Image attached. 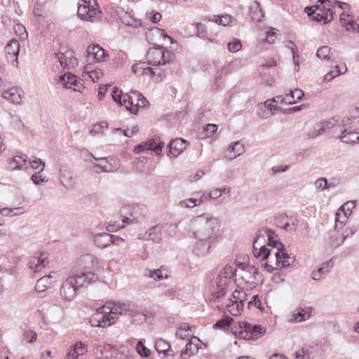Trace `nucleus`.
I'll return each instance as SVG.
<instances>
[{"label":"nucleus","mask_w":359,"mask_h":359,"mask_svg":"<svg viewBox=\"0 0 359 359\" xmlns=\"http://www.w3.org/2000/svg\"><path fill=\"white\" fill-rule=\"evenodd\" d=\"M135 309V304L130 302H107L96 310L89 323L93 327H107L114 324L121 315H133Z\"/></svg>","instance_id":"f257e3e1"},{"label":"nucleus","mask_w":359,"mask_h":359,"mask_svg":"<svg viewBox=\"0 0 359 359\" xmlns=\"http://www.w3.org/2000/svg\"><path fill=\"white\" fill-rule=\"evenodd\" d=\"M184 229L191 238L215 239L219 231V222L215 217L203 214L191 219Z\"/></svg>","instance_id":"f03ea898"},{"label":"nucleus","mask_w":359,"mask_h":359,"mask_svg":"<svg viewBox=\"0 0 359 359\" xmlns=\"http://www.w3.org/2000/svg\"><path fill=\"white\" fill-rule=\"evenodd\" d=\"M148 213L147 208L144 205L133 204L126 205L120 210L122 217L121 222L111 220L107 225L109 232H114L125 226V224H134L143 221Z\"/></svg>","instance_id":"7ed1b4c3"},{"label":"nucleus","mask_w":359,"mask_h":359,"mask_svg":"<svg viewBox=\"0 0 359 359\" xmlns=\"http://www.w3.org/2000/svg\"><path fill=\"white\" fill-rule=\"evenodd\" d=\"M79 266L75 269L74 273L76 276L81 278L86 284L95 282L97 276L94 273L98 261L96 257L90 254H86L80 257L78 261Z\"/></svg>","instance_id":"20e7f679"},{"label":"nucleus","mask_w":359,"mask_h":359,"mask_svg":"<svg viewBox=\"0 0 359 359\" xmlns=\"http://www.w3.org/2000/svg\"><path fill=\"white\" fill-rule=\"evenodd\" d=\"M236 269L233 266L226 265L218 274L215 280V285H213L212 297L214 301L219 299L226 293L228 284L230 279L236 276Z\"/></svg>","instance_id":"39448f33"},{"label":"nucleus","mask_w":359,"mask_h":359,"mask_svg":"<svg viewBox=\"0 0 359 359\" xmlns=\"http://www.w3.org/2000/svg\"><path fill=\"white\" fill-rule=\"evenodd\" d=\"M82 278L74 274L69 276L61 286L60 295L67 301H72L77 294L78 289L86 284Z\"/></svg>","instance_id":"423d86ee"},{"label":"nucleus","mask_w":359,"mask_h":359,"mask_svg":"<svg viewBox=\"0 0 359 359\" xmlns=\"http://www.w3.org/2000/svg\"><path fill=\"white\" fill-rule=\"evenodd\" d=\"M266 231H257L256 233V238L253 242L252 253L256 258L261 257V260L268 261L267 262H272L271 261V250H269L263 244L265 243Z\"/></svg>","instance_id":"0eeeda50"},{"label":"nucleus","mask_w":359,"mask_h":359,"mask_svg":"<svg viewBox=\"0 0 359 359\" xmlns=\"http://www.w3.org/2000/svg\"><path fill=\"white\" fill-rule=\"evenodd\" d=\"M276 267L273 266L268 262L262 263V266L269 272H272L274 269L280 268H287L290 266L294 262V257L289 255L284 250L278 249L274 253V257Z\"/></svg>","instance_id":"6e6552de"},{"label":"nucleus","mask_w":359,"mask_h":359,"mask_svg":"<svg viewBox=\"0 0 359 359\" xmlns=\"http://www.w3.org/2000/svg\"><path fill=\"white\" fill-rule=\"evenodd\" d=\"M239 326L242 330L240 332L241 337L246 340H256L265 332L261 326L252 325L245 321L240 322Z\"/></svg>","instance_id":"1a4fd4ad"},{"label":"nucleus","mask_w":359,"mask_h":359,"mask_svg":"<svg viewBox=\"0 0 359 359\" xmlns=\"http://www.w3.org/2000/svg\"><path fill=\"white\" fill-rule=\"evenodd\" d=\"M89 156L92 157L96 163L95 166L100 168L102 172H115L120 168L119 161L113 156L107 158H96L91 153L87 152Z\"/></svg>","instance_id":"9d476101"},{"label":"nucleus","mask_w":359,"mask_h":359,"mask_svg":"<svg viewBox=\"0 0 359 359\" xmlns=\"http://www.w3.org/2000/svg\"><path fill=\"white\" fill-rule=\"evenodd\" d=\"M166 54L170 55V51L162 49L161 47L149 48L146 56L148 64L152 66L164 65L165 62L169 60L165 59Z\"/></svg>","instance_id":"9b49d317"},{"label":"nucleus","mask_w":359,"mask_h":359,"mask_svg":"<svg viewBox=\"0 0 359 359\" xmlns=\"http://www.w3.org/2000/svg\"><path fill=\"white\" fill-rule=\"evenodd\" d=\"M192 249L193 253L198 257L206 256L210 250L211 246L215 239L212 238H196Z\"/></svg>","instance_id":"f8f14e48"},{"label":"nucleus","mask_w":359,"mask_h":359,"mask_svg":"<svg viewBox=\"0 0 359 359\" xmlns=\"http://www.w3.org/2000/svg\"><path fill=\"white\" fill-rule=\"evenodd\" d=\"M59 180L62 185L67 189H72L76 182V180L73 176L70 169L65 165L60 166Z\"/></svg>","instance_id":"ddd939ff"},{"label":"nucleus","mask_w":359,"mask_h":359,"mask_svg":"<svg viewBox=\"0 0 359 359\" xmlns=\"http://www.w3.org/2000/svg\"><path fill=\"white\" fill-rule=\"evenodd\" d=\"M57 272H51L48 276H43L40 278L36 283L35 290L37 292H43L48 287H52L57 279Z\"/></svg>","instance_id":"4468645a"},{"label":"nucleus","mask_w":359,"mask_h":359,"mask_svg":"<svg viewBox=\"0 0 359 359\" xmlns=\"http://www.w3.org/2000/svg\"><path fill=\"white\" fill-rule=\"evenodd\" d=\"M189 145V142L182 138H176L168 145V155L172 157L178 156Z\"/></svg>","instance_id":"2eb2a0df"},{"label":"nucleus","mask_w":359,"mask_h":359,"mask_svg":"<svg viewBox=\"0 0 359 359\" xmlns=\"http://www.w3.org/2000/svg\"><path fill=\"white\" fill-rule=\"evenodd\" d=\"M320 6H313L311 7H306L305 12L308 16L311 17L313 20L316 22L323 21L324 24H327L330 22L332 19V15H328L327 13H316V11L320 8Z\"/></svg>","instance_id":"dca6fc26"},{"label":"nucleus","mask_w":359,"mask_h":359,"mask_svg":"<svg viewBox=\"0 0 359 359\" xmlns=\"http://www.w3.org/2000/svg\"><path fill=\"white\" fill-rule=\"evenodd\" d=\"M23 95L24 92L21 88L18 87H13L4 91L2 93V97L11 103L20 104H21Z\"/></svg>","instance_id":"f3484780"},{"label":"nucleus","mask_w":359,"mask_h":359,"mask_svg":"<svg viewBox=\"0 0 359 359\" xmlns=\"http://www.w3.org/2000/svg\"><path fill=\"white\" fill-rule=\"evenodd\" d=\"M20 50V43L17 39H12L5 47L6 56L12 64L18 63V55Z\"/></svg>","instance_id":"a211bd4d"},{"label":"nucleus","mask_w":359,"mask_h":359,"mask_svg":"<svg viewBox=\"0 0 359 359\" xmlns=\"http://www.w3.org/2000/svg\"><path fill=\"white\" fill-rule=\"evenodd\" d=\"M336 124L333 119H329L321 123H316L312 130L308 133L309 138H314L325 133Z\"/></svg>","instance_id":"6ab92c4d"},{"label":"nucleus","mask_w":359,"mask_h":359,"mask_svg":"<svg viewBox=\"0 0 359 359\" xmlns=\"http://www.w3.org/2000/svg\"><path fill=\"white\" fill-rule=\"evenodd\" d=\"M48 264L47 256L45 253L41 252L39 257L30 258L28 266L33 273H36L41 271Z\"/></svg>","instance_id":"aec40b11"},{"label":"nucleus","mask_w":359,"mask_h":359,"mask_svg":"<svg viewBox=\"0 0 359 359\" xmlns=\"http://www.w3.org/2000/svg\"><path fill=\"white\" fill-rule=\"evenodd\" d=\"M199 341L200 339L198 337H192L181 351L182 359H189L191 356L196 355L199 350Z\"/></svg>","instance_id":"412c9836"},{"label":"nucleus","mask_w":359,"mask_h":359,"mask_svg":"<svg viewBox=\"0 0 359 359\" xmlns=\"http://www.w3.org/2000/svg\"><path fill=\"white\" fill-rule=\"evenodd\" d=\"M140 98L137 95H135L130 92V94H126L123 95V105H124L127 110H130L132 113L136 114L140 103Z\"/></svg>","instance_id":"4be33fe9"},{"label":"nucleus","mask_w":359,"mask_h":359,"mask_svg":"<svg viewBox=\"0 0 359 359\" xmlns=\"http://www.w3.org/2000/svg\"><path fill=\"white\" fill-rule=\"evenodd\" d=\"M336 124L330 129H333L332 135L334 137L339 138L340 135H344L348 130V126L350 125L351 119L348 117H344L340 121L332 118Z\"/></svg>","instance_id":"5701e85b"},{"label":"nucleus","mask_w":359,"mask_h":359,"mask_svg":"<svg viewBox=\"0 0 359 359\" xmlns=\"http://www.w3.org/2000/svg\"><path fill=\"white\" fill-rule=\"evenodd\" d=\"M145 277L152 278L155 280L168 279L170 277L168 269L161 266L159 269L151 270L146 269L144 272Z\"/></svg>","instance_id":"b1692460"},{"label":"nucleus","mask_w":359,"mask_h":359,"mask_svg":"<svg viewBox=\"0 0 359 359\" xmlns=\"http://www.w3.org/2000/svg\"><path fill=\"white\" fill-rule=\"evenodd\" d=\"M86 56L90 59L100 61L107 56V52L99 45L89 46L86 50Z\"/></svg>","instance_id":"393cba45"},{"label":"nucleus","mask_w":359,"mask_h":359,"mask_svg":"<svg viewBox=\"0 0 359 359\" xmlns=\"http://www.w3.org/2000/svg\"><path fill=\"white\" fill-rule=\"evenodd\" d=\"M258 231H264L266 232L265 239L267 238L268 240V245L272 247L271 249L269 248V250H271V255L273 254L274 255L275 252L278 249L283 250L284 248L283 245L280 242L274 239V231L267 228L259 229Z\"/></svg>","instance_id":"a878e982"},{"label":"nucleus","mask_w":359,"mask_h":359,"mask_svg":"<svg viewBox=\"0 0 359 359\" xmlns=\"http://www.w3.org/2000/svg\"><path fill=\"white\" fill-rule=\"evenodd\" d=\"M163 229V226L162 224H156L151 227L146 232L145 236L148 240H151L155 243H159L162 240Z\"/></svg>","instance_id":"bb28decb"},{"label":"nucleus","mask_w":359,"mask_h":359,"mask_svg":"<svg viewBox=\"0 0 359 359\" xmlns=\"http://www.w3.org/2000/svg\"><path fill=\"white\" fill-rule=\"evenodd\" d=\"M27 156L25 154L17 155L9 161L8 166L11 170H21L28 168Z\"/></svg>","instance_id":"cd10ccee"},{"label":"nucleus","mask_w":359,"mask_h":359,"mask_svg":"<svg viewBox=\"0 0 359 359\" xmlns=\"http://www.w3.org/2000/svg\"><path fill=\"white\" fill-rule=\"evenodd\" d=\"M333 266L334 262L332 259H330L327 262H324L321 267L312 273V278L315 280H320L330 271Z\"/></svg>","instance_id":"c85d7f7f"},{"label":"nucleus","mask_w":359,"mask_h":359,"mask_svg":"<svg viewBox=\"0 0 359 359\" xmlns=\"http://www.w3.org/2000/svg\"><path fill=\"white\" fill-rule=\"evenodd\" d=\"M121 21L127 26L137 28L142 25L141 20L135 18L130 12L123 11L120 14Z\"/></svg>","instance_id":"c756f323"},{"label":"nucleus","mask_w":359,"mask_h":359,"mask_svg":"<svg viewBox=\"0 0 359 359\" xmlns=\"http://www.w3.org/2000/svg\"><path fill=\"white\" fill-rule=\"evenodd\" d=\"M249 15L253 21L260 22L264 18V12L261 8L260 4L255 1L249 8Z\"/></svg>","instance_id":"7c9ffc66"},{"label":"nucleus","mask_w":359,"mask_h":359,"mask_svg":"<svg viewBox=\"0 0 359 359\" xmlns=\"http://www.w3.org/2000/svg\"><path fill=\"white\" fill-rule=\"evenodd\" d=\"M111 234L109 233H101L95 235L94 243L95 244L101 248H105L110 245Z\"/></svg>","instance_id":"2f4dec72"},{"label":"nucleus","mask_w":359,"mask_h":359,"mask_svg":"<svg viewBox=\"0 0 359 359\" xmlns=\"http://www.w3.org/2000/svg\"><path fill=\"white\" fill-rule=\"evenodd\" d=\"M155 348L158 353H163L164 355H170L172 353L170 344L161 338L156 340Z\"/></svg>","instance_id":"473e14b6"},{"label":"nucleus","mask_w":359,"mask_h":359,"mask_svg":"<svg viewBox=\"0 0 359 359\" xmlns=\"http://www.w3.org/2000/svg\"><path fill=\"white\" fill-rule=\"evenodd\" d=\"M228 151L231 154L229 156V160H233L245 152V146L239 141H237L228 149Z\"/></svg>","instance_id":"72a5a7b5"},{"label":"nucleus","mask_w":359,"mask_h":359,"mask_svg":"<svg viewBox=\"0 0 359 359\" xmlns=\"http://www.w3.org/2000/svg\"><path fill=\"white\" fill-rule=\"evenodd\" d=\"M77 79L78 78L76 75L72 74L70 72H67L60 76V83H62L64 88L71 89L74 86Z\"/></svg>","instance_id":"f704fd0d"},{"label":"nucleus","mask_w":359,"mask_h":359,"mask_svg":"<svg viewBox=\"0 0 359 359\" xmlns=\"http://www.w3.org/2000/svg\"><path fill=\"white\" fill-rule=\"evenodd\" d=\"M339 139H340L341 142L344 143L355 144L359 142V135L358 133L354 131H346L345 134L340 135L339 136Z\"/></svg>","instance_id":"c9c22d12"},{"label":"nucleus","mask_w":359,"mask_h":359,"mask_svg":"<svg viewBox=\"0 0 359 359\" xmlns=\"http://www.w3.org/2000/svg\"><path fill=\"white\" fill-rule=\"evenodd\" d=\"M72 54H74V51L72 50H67L65 53L58 52L55 54V58L57 59L63 69H66L68 66V58H71Z\"/></svg>","instance_id":"e433bc0d"},{"label":"nucleus","mask_w":359,"mask_h":359,"mask_svg":"<svg viewBox=\"0 0 359 359\" xmlns=\"http://www.w3.org/2000/svg\"><path fill=\"white\" fill-rule=\"evenodd\" d=\"M307 311L304 309L296 310L290 316L289 321L290 323H299L306 320L309 318V314L306 315Z\"/></svg>","instance_id":"4c0bfd02"},{"label":"nucleus","mask_w":359,"mask_h":359,"mask_svg":"<svg viewBox=\"0 0 359 359\" xmlns=\"http://www.w3.org/2000/svg\"><path fill=\"white\" fill-rule=\"evenodd\" d=\"M144 144L147 151H154L156 154H159L161 152L163 147H164V142H156L154 139L145 142Z\"/></svg>","instance_id":"58836bf2"},{"label":"nucleus","mask_w":359,"mask_h":359,"mask_svg":"<svg viewBox=\"0 0 359 359\" xmlns=\"http://www.w3.org/2000/svg\"><path fill=\"white\" fill-rule=\"evenodd\" d=\"M244 304L243 302H229L226 304L229 312L234 316H239L241 313Z\"/></svg>","instance_id":"ea45409f"},{"label":"nucleus","mask_w":359,"mask_h":359,"mask_svg":"<svg viewBox=\"0 0 359 359\" xmlns=\"http://www.w3.org/2000/svg\"><path fill=\"white\" fill-rule=\"evenodd\" d=\"M190 327L187 323H182L180 327L177 330L175 336L182 340L189 339Z\"/></svg>","instance_id":"a19ab883"},{"label":"nucleus","mask_w":359,"mask_h":359,"mask_svg":"<svg viewBox=\"0 0 359 359\" xmlns=\"http://www.w3.org/2000/svg\"><path fill=\"white\" fill-rule=\"evenodd\" d=\"M222 196V189L219 188H216L212 189L208 194H205L203 193V194L200 196L199 203H203L204 201L213 198H218Z\"/></svg>","instance_id":"79ce46f5"},{"label":"nucleus","mask_w":359,"mask_h":359,"mask_svg":"<svg viewBox=\"0 0 359 359\" xmlns=\"http://www.w3.org/2000/svg\"><path fill=\"white\" fill-rule=\"evenodd\" d=\"M304 95V92L300 89H295L289 95H287V99L289 104H294L297 101L300 100Z\"/></svg>","instance_id":"37998d69"},{"label":"nucleus","mask_w":359,"mask_h":359,"mask_svg":"<svg viewBox=\"0 0 359 359\" xmlns=\"http://www.w3.org/2000/svg\"><path fill=\"white\" fill-rule=\"evenodd\" d=\"M288 47L291 49L292 53L294 69L295 71L298 72L299 65V56L298 55L297 48L296 47L295 43L292 41H288Z\"/></svg>","instance_id":"c03bdc74"},{"label":"nucleus","mask_w":359,"mask_h":359,"mask_svg":"<svg viewBox=\"0 0 359 359\" xmlns=\"http://www.w3.org/2000/svg\"><path fill=\"white\" fill-rule=\"evenodd\" d=\"M331 48L327 46L320 47L316 52V56L323 60H329Z\"/></svg>","instance_id":"a18cd8bd"},{"label":"nucleus","mask_w":359,"mask_h":359,"mask_svg":"<svg viewBox=\"0 0 359 359\" xmlns=\"http://www.w3.org/2000/svg\"><path fill=\"white\" fill-rule=\"evenodd\" d=\"M148 62H140L138 63H135L132 66L133 72L137 74V76H141L144 74L145 72V69L149 65Z\"/></svg>","instance_id":"49530a36"},{"label":"nucleus","mask_w":359,"mask_h":359,"mask_svg":"<svg viewBox=\"0 0 359 359\" xmlns=\"http://www.w3.org/2000/svg\"><path fill=\"white\" fill-rule=\"evenodd\" d=\"M201 203H199V198H190L188 199H185L181 201L179 205L182 208H194L195 206L199 205Z\"/></svg>","instance_id":"de8ad7c7"},{"label":"nucleus","mask_w":359,"mask_h":359,"mask_svg":"<svg viewBox=\"0 0 359 359\" xmlns=\"http://www.w3.org/2000/svg\"><path fill=\"white\" fill-rule=\"evenodd\" d=\"M88 15H87V19L88 21L93 22L99 18V15L100 14L101 11L98 8H95L93 7H90V5H88Z\"/></svg>","instance_id":"09e8293b"},{"label":"nucleus","mask_w":359,"mask_h":359,"mask_svg":"<svg viewBox=\"0 0 359 359\" xmlns=\"http://www.w3.org/2000/svg\"><path fill=\"white\" fill-rule=\"evenodd\" d=\"M135 348L138 354L142 357H148L150 354V351L142 343V341H138L135 345Z\"/></svg>","instance_id":"8fccbe9b"},{"label":"nucleus","mask_w":359,"mask_h":359,"mask_svg":"<svg viewBox=\"0 0 359 359\" xmlns=\"http://www.w3.org/2000/svg\"><path fill=\"white\" fill-rule=\"evenodd\" d=\"M144 74H150L151 76L157 75L160 77L161 81L165 76V72L164 71H161L157 68L154 69L148 66L146 67Z\"/></svg>","instance_id":"3c124183"},{"label":"nucleus","mask_w":359,"mask_h":359,"mask_svg":"<svg viewBox=\"0 0 359 359\" xmlns=\"http://www.w3.org/2000/svg\"><path fill=\"white\" fill-rule=\"evenodd\" d=\"M245 293L240 290H236L232 293L231 297L229 299V302H243V299L245 297Z\"/></svg>","instance_id":"603ef678"},{"label":"nucleus","mask_w":359,"mask_h":359,"mask_svg":"<svg viewBox=\"0 0 359 359\" xmlns=\"http://www.w3.org/2000/svg\"><path fill=\"white\" fill-rule=\"evenodd\" d=\"M347 219V212H343L342 211L339 210V211L335 215V227L337 228L339 224L340 223L341 226L342 227L343 224L345 223V222Z\"/></svg>","instance_id":"864d4df0"},{"label":"nucleus","mask_w":359,"mask_h":359,"mask_svg":"<svg viewBox=\"0 0 359 359\" xmlns=\"http://www.w3.org/2000/svg\"><path fill=\"white\" fill-rule=\"evenodd\" d=\"M111 96L113 100L118 103L120 105H123V93L121 90L117 87H114L111 92Z\"/></svg>","instance_id":"5fc2aeb1"},{"label":"nucleus","mask_w":359,"mask_h":359,"mask_svg":"<svg viewBox=\"0 0 359 359\" xmlns=\"http://www.w3.org/2000/svg\"><path fill=\"white\" fill-rule=\"evenodd\" d=\"M232 319L229 317L224 318L217 320L214 325V328L225 329L231 325Z\"/></svg>","instance_id":"6e6d98bb"},{"label":"nucleus","mask_w":359,"mask_h":359,"mask_svg":"<svg viewBox=\"0 0 359 359\" xmlns=\"http://www.w3.org/2000/svg\"><path fill=\"white\" fill-rule=\"evenodd\" d=\"M241 47V42L238 39H235L234 41L228 43V50L231 53H236L238 51Z\"/></svg>","instance_id":"4d7b16f0"},{"label":"nucleus","mask_w":359,"mask_h":359,"mask_svg":"<svg viewBox=\"0 0 359 359\" xmlns=\"http://www.w3.org/2000/svg\"><path fill=\"white\" fill-rule=\"evenodd\" d=\"M74 346L76 350V353L78 356L83 355L88 351L87 346L81 341H77Z\"/></svg>","instance_id":"13d9d810"},{"label":"nucleus","mask_w":359,"mask_h":359,"mask_svg":"<svg viewBox=\"0 0 359 359\" xmlns=\"http://www.w3.org/2000/svg\"><path fill=\"white\" fill-rule=\"evenodd\" d=\"M88 5H79L77 14L83 20H86Z\"/></svg>","instance_id":"bf43d9fd"},{"label":"nucleus","mask_w":359,"mask_h":359,"mask_svg":"<svg viewBox=\"0 0 359 359\" xmlns=\"http://www.w3.org/2000/svg\"><path fill=\"white\" fill-rule=\"evenodd\" d=\"M116 130L123 133L128 137H131L138 132L139 127L138 126H134L130 130H124L121 128H116Z\"/></svg>","instance_id":"052dcab7"},{"label":"nucleus","mask_w":359,"mask_h":359,"mask_svg":"<svg viewBox=\"0 0 359 359\" xmlns=\"http://www.w3.org/2000/svg\"><path fill=\"white\" fill-rule=\"evenodd\" d=\"M29 165L34 170L39 169L40 166H41L39 171H43L45 168V163L41 159H35L29 161Z\"/></svg>","instance_id":"680f3d73"},{"label":"nucleus","mask_w":359,"mask_h":359,"mask_svg":"<svg viewBox=\"0 0 359 359\" xmlns=\"http://www.w3.org/2000/svg\"><path fill=\"white\" fill-rule=\"evenodd\" d=\"M37 334L33 330H27L24 333V339L29 343H32L36 340Z\"/></svg>","instance_id":"e2e57ef3"},{"label":"nucleus","mask_w":359,"mask_h":359,"mask_svg":"<svg viewBox=\"0 0 359 359\" xmlns=\"http://www.w3.org/2000/svg\"><path fill=\"white\" fill-rule=\"evenodd\" d=\"M355 206V201H348L340 208V210L343 212H347V215H350L351 213V209L354 208Z\"/></svg>","instance_id":"0e129e2a"},{"label":"nucleus","mask_w":359,"mask_h":359,"mask_svg":"<svg viewBox=\"0 0 359 359\" xmlns=\"http://www.w3.org/2000/svg\"><path fill=\"white\" fill-rule=\"evenodd\" d=\"M74 91H77L79 93H83L85 90V86H83V81L80 78H78L76 81L74 86L71 88Z\"/></svg>","instance_id":"69168bd1"},{"label":"nucleus","mask_w":359,"mask_h":359,"mask_svg":"<svg viewBox=\"0 0 359 359\" xmlns=\"http://www.w3.org/2000/svg\"><path fill=\"white\" fill-rule=\"evenodd\" d=\"M231 16L228 15H222L220 17H217L215 22L219 25H222L223 26H226V25H229V23L231 22Z\"/></svg>","instance_id":"338daca9"},{"label":"nucleus","mask_w":359,"mask_h":359,"mask_svg":"<svg viewBox=\"0 0 359 359\" xmlns=\"http://www.w3.org/2000/svg\"><path fill=\"white\" fill-rule=\"evenodd\" d=\"M217 130V126L212 123H208L206 125L204 128L205 132L206 133V136L210 137L216 133Z\"/></svg>","instance_id":"774afa93"}]
</instances>
